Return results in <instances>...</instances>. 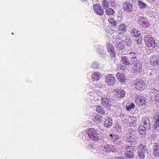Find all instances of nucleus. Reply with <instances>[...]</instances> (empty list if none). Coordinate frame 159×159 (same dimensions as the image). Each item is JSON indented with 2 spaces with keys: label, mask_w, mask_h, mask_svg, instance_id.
<instances>
[{
  "label": "nucleus",
  "mask_w": 159,
  "mask_h": 159,
  "mask_svg": "<svg viewBox=\"0 0 159 159\" xmlns=\"http://www.w3.org/2000/svg\"><path fill=\"white\" fill-rule=\"evenodd\" d=\"M112 42L116 49L122 51L124 48V41L117 34H113Z\"/></svg>",
  "instance_id": "f257e3e1"
},
{
  "label": "nucleus",
  "mask_w": 159,
  "mask_h": 159,
  "mask_svg": "<svg viewBox=\"0 0 159 159\" xmlns=\"http://www.w3.org/2000/svg\"><path fill=\"white\" fill-rule=\"evenodd\" d=\"M87 148L90 151L99 156H101L104 153V150L103 149V147H101L100 145L96 144L95 143H90L87 147Z\"/></svg>",
  "instance_id": "f03ea898"
},
{
  "label": "nucleus",
  "mask_w": 159,
  "mask_h": 159,
  "mask_svg": "<svg viewBox=\"0 0 159 159\" xmlns=\"http://www.w3.org/2000/svg\"><path fill=\"white\" fill-rule=\"evenodd\" d=\"M144 41L146 45L149 48H155L157 45L153 37L151 35L148 34L145 36Z\"/></svg>",
  "instance_id": "7ed1b4c3"
},
{
  "label": "nucleus",
  "mask_w": 159,
  "mask_h": 159,
  "mask_svg": "<svg viewBox=\"0 0 159 159\" xmlns=\"http://www.w3.org/2000/svg\"><path fill=\"white\" fill-rule=\"evenodd\" d=\"M89 138L92 140L97 141L100 139L96 130L93 128L89 129L87 131Z\"/></svg>",
  "instance_id": "20e7f679"
},
{
  "label": "nucleus",
  "mask_w": 159,
  "mask_h": 159,
  "mask_svg": "<svg viewBox=\"0 0 159 159\" xmlns=\"http://www.w3.org/2000/svg\"><path fill=\"white\" fill-rule=\"evenodd\" d=\"M108 95L107 93L104 94H102L101 96L100 97L102 101V105L104 106L107 109H110L111 106V101L109 100L108 98Z\"/></svg>",
  "instance_id": "39448f33"
},
{
  "label": "nucleus",
  "mask_w": 159,
  "mask_h": 159,
  "mask_svg": "<svg viewBox=\"0 0 159 159\" xmlns=\"http://www.w3.org/2000/svg\"><path fill=\"white\" fill-rule=\"evenodd\" d=\"M134 85L136 89L140 91L144 89L146 87L144 81L139 79H137L135 81Z\"/></svg>",
  "instance_id": "423d86ee"
},
{
  "label": "nucleus",
  "mask_w": 159,
  "mask_h": 159,
  "mask_svg": "<svg viewBox=\"0 0 159 159\" xmlns=\"http://www.w3.org/2000/svg\"><path fill=\"white\" fill-rule=\"evenodd\" d=\"M125 149L126 151L125 153V155L127 157L133 158L134 157V147L132 146L131 144L126 145Z\"/></svg>",
  "instance_id": "0eeeda50"
},
{
  "label": "nucleus",
  "mask_w": 159,
  "mask_h": 159,
  "mask_svg": "<svg viewBox=\"0 0 159 159\" xmlns=\"http://www.w3.org/2000/svg\"><path fill=\"white\" fill-rule=\"evenodd\" d=\"M113 92L116 97L121 99L125 97L126 94V91L121 89H115Z\"/></svg>",
  "instance_id": "6e6552de"
},
{
  "label": "nucleus",
  "mask_w": 159,
  "mask_h": 159,
  "mask_svg": "<svg viewBox=\"0 0 159 159\" xmlns=\"http://www.w3.org/2000/svg\"><path fill=\"white\" fill-rule=\"evenodd\" d=\"M138 150L147 152L148 155L146 159H152V158L150 156L151 154H149L148 152V148L144 143H141L138 146Z\"/></svg>",
  "instance_id": "1a4fd4ad"
},
{
  "label": "nucleus",
  "mask_w": 159,
  "mask_h": 159,
  "mask_svg": "<svg viewBox=\"0 0 159 159\" xmlns=\"http://www.w3.org/2000/svg\"><path fill=\"white\" fill-rule=\"evenodd\" d=\"M137 22L140 25L144 27L148 26V23L147 19L143 16H136Z\"/></svg>",
  "instance_id": "9d476101"
},
{
  "label": "nucleus",
  "mask_w": 159,
  "mask_h": 159,
  "mask_svg": "<svg viewBox=\"0 0 159 159\" xmlns=\"http://www.w3.org/2000/svg\"><path fill=\"white\" fill-rule=\"evenodd\" d=\"M104 88V86L101 84H97L96 87H95V91L96 93H95L99 96V97L101 96L102 94L104 95L106 93V92L104 91L103 89Z\"/></svg>",
  "instance_id": "9b49d317"
},
{
  "label": "nucleus",
  "mask_w": 159,
  "mask_h": 159,
  "mask_svg": "<svg viewBox=\"0 0 159 159\" xmlns=\"http://www.w3.org/2000/svg\"><path fill=\"white\" fill-rule=\"evenodd\" d=\"M154 123L152 126L154 129L159 131V113H157L153 117Z\"/></svg>",
  "instance_id": "f8f14e48"
},
{
  "label": "nucleus",
  "mask_w": 159,
  "mask_h": 159,
  "mask_svg": "<svg viewBox=\"0 0 159 159\" xmlns=\"http://www.w3.org/2000/svg\"><path fill=\"white\" fill-rule=\"evenodd\" d=\"M93 8L94 12L97 14L101 16L104 14V11L102 7L99 4H96L93 5Z\"/></svg>",
  "instance_id": "ddd939ff"
},
{
  "label": "nucleus",
  "mask_w": 159,
  "mask_h": 159,
  "mask_svg": "<svg viewBox=\"0 0 159 159\" xmlns=\"http://www.w3.org/2000/svg\"><path fill=\"white\" fill-rule=\"evenodd\" d=\"M103 149H104V151L106 153L117 152V151L116 148L111 144L104 145Z\"/></svg>",
  "instance_id": "4468645a"
},
{
  "label": "nucleus",
  "mask_w": 159,
  "mask_h": 159,
  "mask_svg": "<svg viewBox=\"0 0 159 159\" xmlns=\"http://www.w3.org/2000/svg\"><path fill=\"white\" fill-rule=\"evenodd\" d=\"M132 64L134 65L133 67V71L134 73H137L142 70V65L140 61L133 63Z\"/></svg>",
  "instance_id": "2eb2a0df"
},
{
  "label": "nucleus",
  "mask_w": 159,
  "mask_h": 159,
  "mask_svg": "<svg viewBox=\"0 0 159 159\" xmlns=\"http://www.w3.org/2000/svg\"><path fill=\"white\" fill-rule=\"evenodd\" d=\"M123 9L127 12H131L133 11V5L128 1L125 2L123 4Z\"/></svg>",
  "instance_id": "dca6fc26"
},
{
  "label": "nucleus",
  "mask_w": 159,
  "mask_h": 159,
  "mask_svg": "<svg viewBox=\"0 0 159 159\" xmlns=\"http://www.w3.org/2000/svg\"><path fill=\"white\" fill-rule=\"evenodd\" d=\"M105 79L106 82L110 85L113 86L115 83V78L111 74L106 75Z\"/></svg>",
  "instance_id": "f3484780"
},
{
  "label": "nucleus",
  "mask_w": 159,
  "mask_h": 159,
  "mask_svg": "<svg viewBox=\"0 0 159 159\" xmlns=\"http://www.w3.org/2000/svg\"><path fill=\"white\" fill-rule=\"evenodd\" d=\"M146 98L144 97L138 95L135 101V102L137 105L140 106L144 105L146 104Z\"/></svg>",
  "instance_id": "a211bd4d"
},
{
  "label": "nucleus",
  "mask_w": 159,
  "mask_h": 159,
  "mask_svg": "<svg viewBox=\"0 0 159 159\" xmlns=\"http://www.w3.org/2000/svg\"><path fill=\"white\" fill-rule=\"evenodd\" d=\"M150 61L152 65L159 66V55L151 56L150 57Z\"/></svg>",
  "instance_id": "6ab92c4d"
},
{
  "label": "nucleus",
  "mask_w": 159,
  "mask_h": 159,
  "mask_svg": "<svg viewBox=\"0 0 159 159\" xmlns=\"http://www.w3.org/2000/svg\"><path fill=\"white\" fill-rule=\"evenodd\" d=\"M129 31L131 35L136 39L141 36L140 32L138 31L134 27L130 28Z\"/></svg>",
  "instance_id": "aec40b11"
},
{
  "label": "nucleus",
  "mask_w": 159,
  "mask_h": 159,
  "mask_svg": "<svg viewBox=\"0 0 159 159\" xmlns=\"http://www.w3.org/2000/svg\"><path fill=\"white\" fill-rule=\"evenodd\" d=\"M150 95L152 97L154 96V100L157 102L159 101V91L155 89H151Z\"/></svg>",
  "instance_id": "412c9836"
},
{
  "label": "nucleus",
  "mask_w": 159,
  "mask_h": 159,
  "mask_svg": "<svg viewBox=\"0 0 159 159\" xmlns=\"http://www.w3.org/2000/svg\"><path fill=\"white\" fill-rule=\"evenodd\" d=\"M150 120L148 117H143L142 119V122H143L144 126L146 127V129L149 130L151 129Z\"/></svg>",
  "instance_id": "4be33fe9"
},
{
  "label": "nucleus",
  "mask_w": 159,
  "mask_h": 159,
  "mask_svg": "<svg viewBox=\"0 0 159 159\" xmlns=\"http://www.w3.org/2000/svg\"><path fill=\"white\" fill-rule=\"evenodd\" d=\"M129 55L131 62V64H132L133 63H136L139 61L137 60V54L135 52H131L129 53Z\"/></svg>",
  "instance_id": "5701e85b"
},
{
  "label": "nucleus",
  "mask_w": 159,
  "mask_h": 159,
  "mask_svg": "<svg viewBox=\"0 0 159 159\" xmlns=\"http://www.w3.org/2000/svg\"><path fill=\"white\" fill-rule=\"evenodd\" d=\"M127 141L130 143L137 142L138 141V138L134 134L133 135L131 134H128L126 136Z\"/></svg>",
  "instance_id": "b1692460"
},
{
  "label": "nucleus",
  "mask_w": 159,
  "mask_h": 159,
  "mask_svg": "<svg viewBox=\"0 0 159 159\" xmlns=\"http://www.w3.org/2000/svg\"><path fill=\"white\" fill-rule=\"evenodd\" d=\"M107 47L108 52L111 55L112 57H114L115 56L116 52L113 46L111 44H107Z\"/></svg>",
  "instance_id": "393cba45"
},
{
  "label": "nucleus",
  "mask_w": 159,
  "mask_h": 159,
  "mask_svg": "<svg viewBox=\"0 0 159 159\" xmlns=\"http://www.w3.org/2000/svg\"><path fill=\"white\" fill-rule=\"evenodd\" d=\"M121 62L124 65L129 66L130 64H131V62L130 61V60L129 59L128 57L123 56H121Z\"/></svg>",
  "instance_id": "a878e982"
},
{
  "label": "nucleus",
  "mask_w": 159,
  "mask_h": 159,
  "mask_svg": "<svg viewBox=\"0 0 159 159\" xmlns=\"http://www.w3.org/2000/svg\"><path fill=\"white\" fill-rule=\"evenodd\" d=\"M126 30V26L124 24L120 25L118 27L117 32L120 34H124Z\"/></svg>",
  "instance_id": "bb28decb"
},
{
  "label": "nucleus",
  "mask_w": 159,
  "mask_h": 159,
  "mask_svg": "<svg viewBox=\"0 0 159 159\" xmlns=\"http://www.w3.org/2000/svg\"><path fill=\"white\" fill-rule=\"evenodd\" d=\"M153 149L155 156L158 157L159 156V145L157 143H154Z\"/></svg>",
  "instance_id": "cd10ccee"
},
{
  "label": "nucleus",
  "mask_w": 159,
  "mask_h": 159,
  "mask_svg": "<svg viewBox=\"0 0 159 159\" xmlns=\"http://www.w3.org/2000/svg\"><path fill=\"white\" fill-rule=\"evenodd\" d=\"M96 51L100 57H103L105 55L104 50L102 47V46L98 45L97 46Z\"/></svg>",
  "instance_id": "c85d7f7f"
},
{
  "label": "nucleus",
  "mask_w": 159,
  "mask_h": 159,
  "mask_svg": "<svg viewBox=\"0 0 159 159\" xmlns=\"http://www.w3.org/2000/svg\"><path fill=\"white\" fill-rule=\"evenodd\" d=\"M112 120L111 118L107 117L104 121V126L107 128H109L112 126Z\"/></svg>",
  "instance_id": "c756f323"
},
{
  "label": "nucleus",
  "mask_w": 159,
  "mask_h": 159,
  "mask_svg": "<svg viewBox=\"0 0 159 159\" xmlns=\"http://www.w3.org/2000/svg\"><path fill=\"white\" fill-rule=\"evenodd\" d=\"M116 76L119 81L121 83H124L126 80V78L123 73H118Z\"/></svg>",
  "instance_id": "7c9ffc66"
},
{
  "label": "nucleus",
  "mask_w": 159,
  "mask_h": 159,
  "mask_svg": "<svg viewBox=\"0 0 159 159\" xmlns=\"http://www.w3.org/2000/svg\"><path fill=\"white\" fill-rule=\"evenodd\" d=\"M146 129H147L146 127L142 125H139L138 128L139 134L143 136L145 135V133L146 132Z\"/></svg>",
  "instance_id": "2f4dec72"
},
{
  "label": "nucleus",
  "mask_w": 159,
  "mask_h": 159,
  "mask_svg": "<svg viewBox=\"0 0 159 159\" xmlns=\"http://www.w3.org/2000/svg\"><path fill=\"white\" fill-rule=\"evenodd\" d=\"M92 79L94 80H98L101 77V74L98 72H95L91 75Z\"/></svg>",
  "instance_id": "473e14b6"
},
{
  "label": "nucleus",
  "mask_w": 159,
  "mask_h": 159,
  "mask_svg": "<svg viewBox=\"0 0 159 159\" xmlns=\"http://www.w3.org/2000/svg\"><path fill=\"white\" fill-rule=\"evenodd\" d=\"M102 119V116L97 114L93 117V119L94 121L98 123L101 122Z\"/></svg>",
  "instance_id": "72a5a7b5"
},
{
  "label": "nucleus",
  "mask_w": 159,
  "mask_h": 159,
  "mask_svg": "<svg viewBox=\"0 0 159 159\" xmlns=\"http://www.w3.org/2000/svg\"><path fill=\"white\" fill-rule=\"evenodd\" d=\"M105 13L107 16H111L114 15L115 12L113 9L109 8L106 10Z\"/></svg>",
  "instance_id": "f704fd0d"
},
{
  "label": "nucleus",
  "mask_w": 159,
  "mask_h": 159,
  "mask_svg": "<svg viewBox=\"0 0 159 159\" xmlns=\"http://www.w3.org/2000/svg\"><path fill=\"white\" fill-rule=\"evenodd\" d=\"M96 111L100 114L103 115L105 114V110L103 107L102 106H99L96 107Z\"/></svg>",
  "instance_id": "c9c22d12"
},
{
  "label": "nucleus",
  "mask_w": 159,
  "mask_h": 159,
  "mask_svg": "<svg viewBox=\"0 0 159 159\" xmlns=\"http://www.w3.org/2000/svg\"><path fill=\"white\" fill-rule=\"evenodd\" d=\"M137 3L139 7L141 9L147 8L148 7V5L141 0H139Z\"/></svg>",
  "instance_id": "e433bc0d"
},
{
  "label": "nucleus",
  "mask_w": 159,
  "mask_h": 159,
  "mask_svg": "<svg viewBox=\"0 0 159 159\" xmlns=\"http://www.w3.org/2000/svg\"><path fill=\"white\" fill-rule=\"evenodd\" d=\"M138 156L140 159H145V157L147 154V152L138 150Z\"/></svg>",
  "instance_id": "4c0bfd02"
},
{
  "label": "nucleus",
  "mask_w": 159,
  "mask_h": 159,
  "mask_svg": "<svg viewBox=\"0 0 159 159\" xmlns=\"http://www.w3.org/2000/svg\"><path fill=\"white\" fill-rule=\"evenodd\" d=\"M95 93H96L94 91L90 92L88 94L89 96L88 97L91 100L94 99L95 96L97 95V94H96Z\"/></svg>",
  "instance_id": "58836bf2"
},
{
  "label": "nucleus",
  "mask_w": 159,
  "mask_h": 159,
  "mask_svg": "<svg viewBox=\"0 0 159 159\" xmlns=\"http://www.w3.org/2000/svg\"><path fill=\"white\" fill-rule=\"evenodd\" d=\"M109 21L112 27H115L117 24V21L114 18H110L109 19Z\"/></svg>",
  "instance_id": "ea45409f"
},
{
  "label": "nucleus",
  "mask_w": 159,
  "mask_h": 159,
  "mask_svg": "<svg viewBox=\"0 0 159 159\" xmlns=\"http://www.w3.org/2000/svg\"><path fill=\"white\" fill-rule=\"evenodd\" d=\"M125 42L126 43V45L129 47H130L131 46L132 44V40L131 38L129 37L126 38Z\"/></svg>",
  "instance_id": "a19ab883"
},
{
  "label": "nucleus",
  "mask_w": 159,
  "mask_h": 159,
  "mask_svg": "<svg viewBox=\"0 0 159 159\" xmlns=\"http://www.w3.org/2000/svg\"><path fill=\"white\" fill-rule=\"evenodd\" d=\"M134 107V103H131L129 105H126L125 109L127 111H129L133 109Z\"/></svg>",
  "instance_id": "79ce46f5"
},
{
  "label": "nucleus",
  "mask_w": 159,
  "mask_h": 159,
  "mask_svg": "<svg viewBox=\"0 0 159 159\" xmlns=\"http://www.w3.org/2000/svg\"><path fill=\"white\" fill-rule=\"evenodd\" d=\"M102 5L105 9L108 7L109 6V3L106 0H103L102 1Z\"/></svg>",
  "instance_id": "37998d69"
},
{
  "label": "nucleus",
  "mask_w": 159,
  "mask_h": 159,
  "mask_svg": "<svg viewBox=\"0 0 159 159\" xmlns=\"http://www.w3.org/2000/svg\"><path fill=\"white\" fill-rule=\"evenodd\" d=\"M99 65L98 62H94L91 65L92 68L93 69H98L99 68Z\"/></svg>",
  "instance_id": "c03bdc74"
},
{
  "label": "nucleus",
  "mask_w": 159,
  "mask_h": 159,
  "mask_svg": "<svg viewBox=\"0 0 159 159\" xmlns=\"http://www.w3.org/2000/svg\"><path fill=\"white\" fill-rule=\"evenodd\" d=\"M118 136L117 135H115L113 134H111L109 135V138H111V140L112 141H114L116 139H118Z\"/></svg>",
  "instance_id": "a18cd8bd"
},
{
  "label": "nucleus",
  "mask_w": 159,
  "mask_h": 159,
  "mask_svg": "<svg viewBox=\"0 0 159 159\" xmlns=\"http://www.w3.org/2000/svg\"><path fill=\"white\" fill-rule=\"evenodd\" d=\"M97 85L96 84H94L93 83L91 82L90 83V89H93V91H95V87H96Z\"/></svg>",
  "instance_id": "49530a36"
},
{
  "label": "nucleus",
  "mask_w": 159,
  "mask_h": 159,
  "mask_svg": "<svg viewBox=\"0 0 159 159\" xmlns=\"http://www.w3.org/2000/svg\"><path fill=\"white\" fill-rule=\"evenodd\" d=\"M138 38V39L136 40L138 44L141 43L142 42V39L141 37V36Z\"/></svg>",
  "instance_id": "de8ad7c7"
},
{
  "label": "nucleus",
  "mask_w": 159,
  "mask_h": 159,
  "mask_svg": "<svg viewBox=\"0 0 159 159\" xmlns=\"http://www.w3.org/2000/svg\"><path fill=\"white\" fill-rule=\"evenodd\" d=\"M125 116V114L124 113H122L120 114L119 116L120 118L123 119L124 117Z\"/></svg>",
  "instance_id": "09e8293b"
},
{
  "label": "nucleus",
  "mask_w": 159,
  "mask_h": 159,
  "mask_svg": "<svg viewBox=\"0 0 159 159\" xmlns=\"http://www.w3.org/2000/svg\"><path fill=\"white\" fill-rule=\"evenodd\" d=\"M156 79L157 80V83L159 84V75H158L156 76Z\"/></svg>",
  "instance_id": "8fccbe9b"
},
{
  "label": "nucleus",
  "mask_w": 159,
  "mask_h": 159,
  "mask_svg": "<svg viewBox=\"0 0 159 159\" xmlns=\"http://www.w3.org/2000/svg\"><path fill=\"white\" fill-rule=\"evenodd\" d=\"M147 2L150 3H152L154 2L156 0H146Z\"/></svg>",
  "instance_id": "3c124183"
},
{
  "label": "nucleus",
  "mask_w": 159,
  "mask_h": 159,
  "mask_svg": "<svg viewBox=\"0 0 159 159\" xmlns=\"http://www.w3.org/2000/svg\"><path fill=\"white\" fill-rule=\"evenodd\" d=\"M129 1L130 2H131L132 3H135L136 2V1H137V0H129Z\"/></svg>",
  "instance_id": "603ef678"
},
{
  "label": "nucleus",
  "mask_w": 159,
  "mask_h": 159,
  "mask_svg": "<svg viewBox=\"0 0 159 159\" xmlns=\"http://www.w3.org/2000/svg\"><path fill=\"white\" fill-rule=\"evenodd\" d=\"M157 68H156V69H153V70L152 72H156V73H158V71H159V70H158L157 71V69H156Z\"/></svg>",
  "instance_id": "864d4df0"
},
{
  "label": "nucleus",
  "mask_w": 159,
  "mask_h": 159,
  "mask_svg": "<svg viewBox=\"0 0 159 159\" xmlns=\"http://www.w3.org/2000/svg\"><path fill=\"white\" fill-rule=\"evenodd\" d=\"M83 2H85L87 0H81Z\"/></svg>",
  "instance_id": "5fc2aeb1"
},
{
  "label": "nucleus",
  "mask_w": 159,
  "mask_h": 159,
  "mask_svg": "<svg viewBox=\"0 0 159 159\" xmlns=\"http://www.w3.org/2000/svg\"><path fill=\"white\" fill-rule=\"evenodd\" d=\"M133 133H134V134H136V132H135V131H133Z\"/></svg>",
  "instance_id": "6e6d98bb"
},
{
  "label": "nucleus",
  "mask_w": 159,
  "mask_h": 159,
  "mask_svg": "<svg viewBox=\"0 0 159 159\" xmlns=\"http://www.w3.org/2000/svg\"><path fill=\"white\" fill-rule=\"evenodd\" d=\"M157 106L158 107H159V103H158V104H157Z\"/></svg>",
  "instance_id": "4d7b16f0"
},
{
  "label": "nucleus",
  "mask_w": 159,
  "mask_h": 159,
  "mask_svg": "<svg viewBox=\"0 0 159 159\" xmlns=\"http://www.w3.org/2000/svg\"><path fill=\"white\" fill-rule=\"evenodd\" d=\"M152 74V73H151V74H150L151 75V74Z\"/></svg>",
  "instance_id": "13d9d810"
},
{
  "label": "nucleus",
  "mask_w": 159,
  "mask_h": 159,
  "mask_svg": "<svg viewBox=\"0 0 159 159\" xmlns=\"http://www.w3.org/2000/svg\"><path fill=\"white\" fill-rule=\"evenodd\" d=\"M12 34H13V33H12Z\"/></svg>",
  "instance_id": "bf43d9fd"
}]
</instances>
